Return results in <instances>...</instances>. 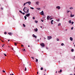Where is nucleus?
<instances>
[{
	"instance_id": "9",
	"label": "nucleus",
	"mask_w": 75,
	"mask_h": 75,
	"mask_svg": "<svg viewBox=\"0 0 75 75\" xmlns=\"http://www.w3.org/2000/svg\"><path fill=\"white\" fill-rule=\"evenodd\" d=\"M26 3H28V4H29V5H30L31 4V2L30 1H28V2H26Z\"/></svg>"
},
{
	"instance_id": "43",
	"label": "nucleus",
	"mask_w": 75,
	"mask_h": 75,
	"mask_svg": "<svg viewBox=\"0 0 75 75\" xmlns=\"http://www.w3.org/2000/svg\"><path fill=\"white\" fill-rule=\"evenodd\" d=\"M52 19H53V18H51L50 19V20H51Z\"/></svg>"
},
{
	"instance_id": "12",
	"label": "nucleus",
	"mask_w": 75,
	"mask_h": 75,
	"mask_svg": "<svg viewBox=\"0 0 75 75\" xmlns=\"http://www.w3.org/2000/svg\"><path fill=\"white\" fill-rule=\"evenodd\" d=\"M36 4H38H38L39 3V1H36Z\"/></svg>"
},
{
	"instance_id": "35",
	"label": "nucleus",
	"mask_w": 75,
	"mask_h": 75,
	"mask_svg": "<svg viewBox=\"0 0 75 75\" xmlns=\"http://www.w3.org/2000/svg\"><path fill=\"white\" fill-rule=\"evenodd\" d=\"M19 12L20 13H21V14L22 13V11H19Z\"/></svg>"
},
{
	"instance_id": "50",
	"label": "nucleus",
	"mask_w": 75,
	"mask_h": 75,
	"mask_svg": "<svg viewBox=\"0 0 75 75\" xmlns=\"http://www.w3.org/2000/svg\"><path fill=\"white\" fill-rule=\"evenodd\" d=\"M63 20H65V18H63Z\"/></svg>"
},
{
	"instance_id": "27",
	"label": "nucleus",
	"mask_w": 75,
	"mask_h": 75,
	"mask_svg": "<svg viewBox=\"0 0 75 75\" xmlns=\"http://www.w3.org/2000/svg\"><path fill=\"white\" fill-rule=\"evenodd\" d=\"M25 71H27V68H26V67L25 68Z\"/></svg>"
},
{
	"instance_id": "58",
	"label": "nucleus",
	"mask_w": 75,
	"mask_h": 75,
	"mask_svg": "<svg viewBox=\"0 0 75 75\" xmlns=\"http://www.w3.org/2000/svg\"><path fill=\"white\" fill-rule=\"evenodd\" d=\"M28 47H30V45H28Z\"/></svg>"
},
{
	"instance_id": "25",
	"label": "nucleus",
	"mask_w": 75,
	"mask_h": 75,
	"mask_svg": "<svg viewBox=\"0 0 75 75\" xmlns=\"http://www.w3.org/2000/svg\"><path fill=\"white\" fill-rule=\"evenodd\" d=\"M22 50L23 51H25V49H23Z\"/></svg>"
},
{
	"instance_id": "52",
	"label": "nucleus",
	"mask_w": 75,
	"mask_h": 75,
	"mask_svg": "<svg viewBox=\"0 0 75 75\" xmlns=\"http://www.w3.org/2000/svg\"><path fill=\"white\" fill-rule=\"evenodd\" d=\"M1 41H2V42H3V41L2 40H1Z\"/></svg>"
},
{
	"instance_id": "40",
	"label": "nucleus",
	"mask_w": 75,
	"mask_h": 75,
	"mask_svg": "<svg viewBox=\"0 0 75 75\" xmlns=\"http://www.w3.org/2000/svg\"><path fill=\"white\" fill-rule=\"evenodd\" d=\"M4 34L5 35L7 34V33H6V32H4Z\"/></svg>"
},
{
	"instance_id": "61",
	"label": "nucleus",
	"mask_w": 75,
	"mask_h": 75,
	"mask_svg": "<svg viewBox=\"0 0 75 75\" xmlns=\"http://www.w3.org/2000/svg\"><path fill=\"white\" fill-rule=\"evenodd\" d=\"M56 74H57V71H56Z\"/></svg>"
},
{
	"instance_id": "56",
	"label": "nucleus",
	"mask_w": 75,
	"mask_h": 75,
	"mask_svg": "<svg viewBox=\"0 0 75 75\" xmlns=\"http://www.w3.org/2000/svg\"><path fill=\"white\" fill-rule=\"evenodd\" d=\"M40 28H42V26H40Z\"/></svg>"
},
{
	"instance_id": "39",
	"label": "nucleus",
	"mask_w": 75,
	"mask_h": 75,
	"mask_svg": "<svg viewBox=\"0 0 75 75\" xmlns=\"http://www.w3.org/2000/svg\"><path fill=\"white\" fill-rule=\"evenodd\" d=\"M2 71L3 72H4V73H5V71H4V70H3Z\"/></svg>"
},
{
	"instance_id": "51",
	"label": "nucleus",
	"mask_w": 75,
	"mask_h": 75,
	"mask_svg": "<svg viewBox=\"0 0 75 75\" xmlns=\"http://www.w3.org/2000/svg\"><path fill=\"white\" fill-rule=\"evenodd\" d=\"M44 40H46V38H44Z\"/></svg>"
},
{
	"instance_id": "26",
	"label": "nucleus",
	"mask_w": 75,
	"mask_h": 75,
	"mask_svg": "<svg viewBox=\"0 0 75 75\" xmlns=\"http://www.w3.org/2000/svg\"><path fill=\"white\" fill-rule=\"evenodd\" d=\"M30 8L31 9H32L33 10L34 9V8H33V7H31Z\"/></svg>"
},
{
	"instance_id": "38",
	"label": "nucleus",
	"mask_w": 75,
	"mask_h": 75,
	"mask_svg": "<svg viewBox=\"0 0 75 75\" xmlns=\"http://www.w3.org/2000/svg\"><path fill=\"white\" fill-rule=\"evenodd\" d=\"M22 14H23V15H24V14H25V13H22Z\"/></svg>"
},
{
	"instance_id": "31",
	"label": "nucleus",
	"mask_w": 75,
	"mask_h": 75,
	"mask_svg": "<svg viewBox=\"0 0 75 75\" xmlns=\"http://www.w3.org/2000/svg\"><path fill=\"white\" fill-rule=\"evenodd\" d=\"M35 35H34V34L33 35V37H35Z\"/></svg>"
},
{
	"instance_id": "11",
	"label": "nucleus",
	"mask_w": 75,
	"mask_h": 75,
	"mask_svg": "<svg viewBox=\"0 0 75 75\" xmlns=\"http://www.w3.org/2000/svg\"><path fill=\"white\" fill-rule=\"evenodd\" d=\"M70 40H71V41H72V40H73V38H72V37H70Z\"/></svg>"
},
{
	"instance_id": "54",
	"label": "nucleus",
	"mask_w": 75,
	"mask_h": 75,
	"mask_svg": "<svg viewBox=\"0 0 75 75\" xmlns=\"http://www.w3.org/2000/svg\"><path fill=\"white\" fill-rule=\"evenodd\" d=\"M37 74H38V71L37 72Z\"/></svg>"
},
{
	"instance_id": "13",
	"label": "nucleus",
	"mask_w": 75,
	"mask_h": 75,
	"mask_svg": "<svg viewBox=\"0 0 75 75\" xmlns=\"http://www.w3.org/2000/svg\"><path fill=\"white\" fill-rule=\"evenodd\" d=\"M53 21H54V20H52L51 21V24H53V23H52V22H53Z\"/></svg>"
},
{
	"instance_id": "49",
	"label": "nucleus",
	"mask_w": 75,
	"mask_h": 75,
	"mask_svg": "<svg viewBox=\"0 0 75 75\" xmlns=\"http://www.w3.org/2000/svg\"><path fill=\"white\" fill-rule=\"evenodd\" d=\"M23 70H24V67H23V68L22 69Z\"/></svg>"
},
{
	"instance_id": "41",
	"label": "nucleus",
	"mask_w": 75,
	"mask_h": 75,
	"mask_svg": "<svg viewBox=\"0 0 75 75\" xmlns=\"http://www.w3.org/2000/svg\"><path fill=\"white\" fill-rule=\"evenodd\" d=\"M57 40L58 41H59V40L58 38L57 39Z\"/></svg>"
},
{
	"instance_id": "20",
	"label": "nucleus",
	"mask_w": 75,
	"mask_h": 75,
	"mask_svg": "<svg viewBox=\"0 0 75 75\" xmlns=\"http://www.w3.org/2000/svg\"><path fill=\"white\" fill-rule=\"evenodd\" d=\"M24 18H25V20H26V19H27V17L26 16H24Z\"/></svg>"
},
{
	"instance_id": "47",
	"label": "nucleus",
	"mask_w": 75,
	"mask_h": 75,
	"mask_svg": "<svg viewBox=\"0 0 75 75\" xmlns=\"http://www.w3.org/2000/svg\"><path fill=\"white\" fill-rule=\"evenodd\" d=\"M1 10H3V8H1Z\"/></svg>"
},
{
	"instance_id": "30",
	"label": "nucleus",
	"mask_w": 75,
	"mask_h": 75,
	"mask_svg": "<svg viewBox=\"0 0 75 75\" xmlns=\"http://www.w3.org/2000/svg\"><path fill=\"white\" fill-rule=\"evenodd\" d=\"M31 58L33 59H34V57H32Z\"/></svg>"
},
{
	"instance_id": "34",
	"label": "nucleus",
	"mask_w": 75,
	"mask_h": 75,
	"mask_svg": "<svg viewBox=\"0 0 75 75\" xmlns=\"http://www.w3.org/2000/svg\"><path fill=\"white\" fill-rule=\"evenodd\" d=\"M41 70H43V68L41 67L40 69Z\"/></svg>"
},
{
	"instance_id": "8",
	"label": "nucleus",
	"mask_w": 75,
	"mask_h": 75,
	"mask_svg": "<svg viewBox=\"0 0 75 75\" xmlns=\"http://www.w3.org/2000/svg\"><path fill=\"white\" fill-rule=\"evenodd\" d=\"M74 15H72V14L71 13L70 15V17H74Z\"/></svg>"
},
{
	"instance_id": "42",
	"label": "nucleus",
	"mask_w": 75,
	"mask_h": 75,
	"mask_svg": "<svg viewBox=\"0 0 75 75\" xmlns=\"http://www.w3.org/2000/svg\"><path fill=\"white\" fill-rule=\"evenodd\" d=\"M73 23H74V22H71V24L72 25L73 24Z\"/></svg>"
},
{
	"instance_id": "16",
	"label": "nucleus",
	"mask_w": 75,
	"mask_h": 75,
	"mask_svg": "<svg viewBox=\"0 0 75 75\" xmlns=\"http://www.w3.org/2000/svg\"><path fill=\"white\" fill-rule=\"evenodd\" d=\"M69 23H70V24H71V20H69Z\"/></svg>"
},
{
	"instance_id": "55",
	"label": "nucleus",
	"mask_w": 75,
	"mask_h": 75,
	"mask_svg": "<svg viewBox=\"0 0 75 75\" xmlns=\"http://www.w3.org/2000/svg\"><path fill=\"white\" fill-rule=\"evenodd\" d=\"M37 40L39 42V39H38Z\"/></svg>"
},
{
	"instance_id": "23",
	"label": "nucleus",
	"mask_w": 75,
	"mask_h": 75,
	"mask_svg": "<svg viewBox=\"0 0 75 75\" xmlns=\"http://www.w3.org/2000/svg\"><path fill=\"white\" fill-rule=\"evenodd\" d=\"M62 72V70H61V69L60 70V71H58V72H60V73H61V72Z\"/></svg>"
},
{
	"instance_id": "19",
	"label": "nucleus",
	"mask_w": 75,
	"mask_h": 75,
	"mask_svg": "<svg viewBox=\"0 0 75 75\" xmlns=\"http://www.w3.org/2000/svg\"><path fill=\"white\" fill-rule=\"evenodd\" d=\"M74 49H72L71 50V52H74Z\"/></svg>"
},
{
	"instance_id": "60",
	"label": "nucleus",
	"mask_w": 75,
	"mask_h": 75,
	"mask_svg": "<svg viewBox=\"0 0 75 75\" xmlns=\"http://www.w3.org/2000/svg\"><path fill=\"white\" fill-rule=\"evenodd\" d=\"M65 30H66V31H67V29H66Z\"/></svg>"
},
{
	"instance_id": "44",
	"label": "nucleus",
	"mask_w": 75,
	"mask_h": 75,
	"mask_svg": "<svg viewBox=\"0 0 75 75\" xmlns=\"http://www.w3.org/2000/svg\"><path fill=\"white\" fill-rule=\"evenodd\" d=\"M70 11H67V13H69V12H70Z\"/></svg>"
},
{
	"instance_id": "59",
	"label": "nucleus",
	"mask_w": 75,
	"mask_h": 75,
	"mask_svg": "<svg viewBox=\"0 0 75 75\" xmlns=\"http://www.w3.org/2000/svg\"><path fill=\"white\" fill-rule=\"evenodd\" d=\"M5 45V44H4V45H4V46Z\"/></svg>"
},
{
	"instance_id": "5",
	"label": "nucleus",
	"mask_w": 75,
	"mask_h": 75,
	"mask_svg": "<svg viewBox=\"0 0 75 75\" xmlns=\"http://www.w3.org/2000/svg\"><path fill=\"white\" fill-rule=\"evenodd\" d=\"M56 8H58V10H59L61 8L60 7V6H57L56 7Z\"/></svg>"
},
{
	"instance_id": "22",
	"label": "nucleus",
	"mask_w": 75,
	"mask_h": 75,
	"mask_svg": "<svg viewBox=\"0 0 75 75\" xmlns=\"http://www.w3.org/2000/svg\"><path fill=\"white\" fill-rule=\"evenodd\" d=\"M14 45H15L16 46H17V43L15 42Z\"/></svg>"
},
{
	"instance_id": "17",
	"label": "nucleus",
	"mask_w": 75,
	"mask_h": 75,
	"mask_svg": "<svg viewBox=\"0 0 75 75\" xmlns=\"http://www.w3.org/2000/svg\"><path fill=\"white\" fill-rule=\"evenodd\" d=\"M27 4V3L26 2L25 3H24L23 4V6H25V4Z\"/></svg>"
},
{
	"instance_id": "21",
	"label": "nucleus",
	"mask_w": 75,
	"mask_h": 75,
	"mask_svg": "<svg viewBox=\"0 0 75 75\" xmlns=\"http://www.w3.org/2000/svg\"><path fill=\"white\" fill-rule=\"evenodd\" d=\"M23 26L24 27H25V24H23Z\"/></svg>"
},
{
	"instance_id": "3",
	"label": "nucleus",
	"mask_w": 75,
	"mask_h": 75,
	"mask_svg": "<svg viewBox=\"0 0 75 75\" xmlns=\"http://www.w3.org/2000/svg\"><path fill=\"white\" fill-rule=\"evenodd\" d=\"M51 38H52V37L51 36H47V40H49V39H51Z\"/></svg>"
},
{
	"instance_id": "45",
	"label": "nucleus",
	"mask_w": 75,
	"mask_h": 75,
	"mask_svg": "<svg viewBox=\"0 0 75 75\" xmlns=\"http://www.w3.org/2000/svg\"><path fill=\"white\" fill-rule=\"evenodd\" d=\"M34 37H35V38H37V36H35Z\"/></svg>"
},
{
	"instance_id": "53",
	"label": "nucleus",
	"mask_w": 75,
	"mask_h": 75,
	"mask_svg": "<svg viewBox=\"0 0 75 75\" xmlns=\"http://www.w3.org/2000/svg\"><path fill=\"white\" fill-rule=\"evenodd\" d=\"M21 47H24V45H21Z\"/></svg>"
},
{
	"instance_id": "64",
	"label": "nucleus",
	"mask_w": 75,
	"mask_h": 75,
	"mask_svg": "<svg viewBox=\"0 0 75 75\" xmlns=\"http://www.w3.org/2000/svg\"><path fill=\"white\" fill-rule=\"evenodd\" d=\"M74 47H75V45H74Z\"/></svg>"
},
{
	"instance_id": "37",
	"label": "nucleus",
	"mask_w": 75,
	"mask_h": 75,
	"mask_svg": "<svg viewBox=\"0 0 75 75\" xmlns=\"http://www.w3.org/2000/svg\"><path fill=\"white\" fill-rule=\"evenodd\" d=\"M73 29H74V27H73L71 28V30H73Z\"/></svg>"
},
{
	"instance_id": "18",
	"label": "nucleus",
	"mask_w": 75,
	"mask_h": 75,
	"mask_svg": "<svg viewBox=\"0 0 75 75\" xmlns=\"http://www.w3.org/2000/svg\"><path fill=\"white\" fill-rule=\"evenodd\" d=\"M61 25V23H59L58 24V26H59V25Z\"/></svg>"
},
{
	"instance_id": "24",
	"label": "nucleus",
	"mask_w": 75,
	"mask_h": 75,
	"mask_svg": "<svg viewBox=\"0 0 75 75\" xmlns=\"http://www.w3.org/2000/svg\"><path fill=\"white\" fill-rule=\"evenodd\" d=\"M36 8L37 10H40V8Z\"/></svg>"
},
{
	"instance_id": "1",
	"label": "nucleus",
	"mask_w": 75,
	"mask_h": 75,
	"mask_svg": "<svg viewBox=\"0 0 75 75\" xmlns=\"http://www.w3.org/2000/svg\"><path fill=\"white\" fill-rule=\"evenodd\" d=\"M23 11H24L25 13H26V14H27V13H28L29 12V9L27 7H24Z\"/></svg>"
},
{
	"instance_id": "14",
	"label": "nucleus",
	"mask_w": 75,
	"mask_h": 75,
	"mask_svg": "<svg viewBox=\"0 0 75 75\" xmlns=\"http://www.w3.org/2000/svg\"><path fill=\"white\" fill-rule=\"evenodd\" d=\"M34 30L35 31H38V29H37V28H36L35 29H34Z\"/></svg>"
},
{
	"instance_id": "15",
	"label": "nucleus",
	"mask_w": 75,
	"mask_h": 75,
	"mask_svg": "<svg viewBox=\"0 0 75 75\" xmlns=\"http://www.w3.org/2000/svg\"><path fill=\"white\" fill-rule=\"evenodd\" d=\"M73 8H73V7H71L70 8H69V9H70V10H72V9H73Z\"/></svg>"
},
{
	"instance_id": "62",
	"label": "nucleus",
	"mask_w": 75,
	"mask_h": 75,
	"mask_svg": "<svg viewBox=\"0 0 75 75\" xmlns=\"http://www.w3.org/2000/svg\"><path fill=\"white\" fill-rule=\"evenodd\" d=\"M70 75H72V74H70Z\"/></svg>"
},
{
	"instance_id": "48",
	"label": "nucleus",
	"mask_w": 75,
	"mask_h": 75,
	"mask_svg": "<svg viewBox=\"0 0 75 75\" xmlns=\"http://www.w3.org/2000/svg\"><path fill=\"white\" fill-rule=\"evenodd\" d=\"M10 75H14V74H11Z\"/></svg>"
},
{
	"instance_id": "4",
	"label": "nucleus",
	"mask_w": 75,
	"mask_h": 75,
	"mask_svg": "<svg viewBox=\"0 0 75 75\" xmlns=\"http://www.w3.org/2000/svg\"><path fill=\"white\" fill-rule=\"evenodd\" d=\"M40 14H41V15H42H42H44V11H42Z\"/></svg>"
},
{
	"instance_id": "7",
	"label": "nucleus",
	"mask_w": 75,
	"mask_h": 75,
	"mask_svg": "<svg viewBox=\"0 0 75 75\" xmlns=\"http://www.w3.org/2000/svg\"><path fill=\"white\" fill-rule=\"evenodd\" d=\"M50 18H51V17H50V16H48L47 17V20H49V19H50Z\"/></svg>"
},
{
	"instance_id": "46",
	"label": "nucleus",
	"mask_w": 75,
	"mask_h": 75,
	"mask_svg": "<svg viewBox=\"0 0 75 75\" xmlns=\"http://www.w3.org/2000/svg\"><path fill=\"white\" fill-rule=\"evenodd\" d=\"M41 21H42V22H43V21H43V20H41Z\"/></svg>"
},
{
	"instance_id": "28",
	"label": "nucleus",
	"mask_w": 75,
	"mask_h": 75,
	"mask_svg": "<svg viewBox=\"0 0 75 75\" xmlns=\"http://www.w3.org/2000/svg\"><path fill=\"white\" fill-rule=\"evenodd\" d=\"M35 22L36 23H38V21H35Z\"/></svg>"
},
{
	"instance_id": "33",
	"label": "nucleus",
	"mask_w": 75,
	"mask_h": 75,
	"mask_svg": "<svg viewBox=\"0 0 75 75\" xmlns=\"http://www.w3.org/2000/svg\"><path fill=\"white\" fill-rule=\"evenodd\" d=\"M38 59H36V62H38Z\"/></svg>"
},
{
	"instance_id": "57",
	"label": "nucleus",
	"mask_w": 75,
	"mask_h": 75,
	"mask_svg": "<svg viewBox=\"0 0 75 75\" xmlns=\"http://www.w3.org/2000/svg\"><path fill=\"white\" fill-rule=\"evenodd\" d=\"M8 42L10 41V40H8Z\"/></svg>"
},
{
	"instance_id": "2",
	"label": "nucleus",
	"mask_w": 75,
	"mask_h": 75,
	"mask_svg": "<svg viewBox=\"0 0 75 75\" xmlns=\"http://www.w3.org/2000/svg\"><path fill=\"white\" fill-rule=\"evenodd\" d=\"M40 45L42 47H45V45L44 44V43H41L40 44Z\"/></svg>"
},
{
	"instance_id": "32",
	"label": "nucleus",
	"mask_w": 75,
	"mask_h": 75,
	"mask_svg": "<svg viewBox=\"0 0 75 75\" xmlns=\"http://www.w3.org/2000/svg\"><path fill=\"white\" fill-rule=\"evenodd\" d=\"M61 45H62V46H63V45H64V43H62L61 44Z\"/></svg>"
},
{
	"instance_id": "29",
	"label": "nucleus",
	"mask_w": 75,
	"mask_h": 75,
	"mask_svg": "<svg viewBox=\"0 0 75 75\" xmlns=\"http://www.w3.org/2000/svg\"><path fill=\"white\" fill-rule=\"evenodd\" d=\"M4 55H5V56H7V55L5 53H4Z\"/></svg>"
},
{
	"instance_id": "10",
	"label": "nucleus",
	"mask_w": 75,
	"mask_h": 75,
	"mask_svg": "<svg viewBox=\"0 0 75 75\" xmlns=\"http://www.w3.org/2000/svg\"><path fill=\"white\" fill-rule=\"evenodd\" d=\"M8 34H9V35H12V33H8Z\"/></svg>"
},
{
	"instance_id": "6",
	"label": "nucleus",
	"mask_w": 75,
	"mask_h": 75,
	"mask_svg": "<svg viewBox=\"0 0 75 75\" xmlns=\"http://www.w3.org/2000/svg\"><path fill=\"white\" fill-rule=\"evenodd\" d=\"M30 15V13H29L28 14H26L25 15L26 16H27V17H29Z\"/></svg>"
},
{
	"instance_id": "36",
	"label": "nucleus",
	"mask_w": 75,
	"mask_h": 75,
	"mask_svg": "<svg viewBox=\"0 0 75 75\" xmlns=\"http://www.w3.org/2000/svg\"><path fill=\"white\" fill-rule=\"evenodd\" d=\"M33 20H34V19H35V17H33Z\"/></svg>"
},
{
	"instance_id": "63",
	"label": "nucleus",
	"mask_w": 75,
	"mask_h": 75,
	"mask_svg": "<svg viewBox=\"0 0 75 75\" xmlns=\"http://www.w3.org/2000/svg\"><path fill=\"white\" fill-rule=\"evenodd\" d=\"M4 46V45H3L2 46V47H3V46Z\"/></svg>"
}]
</instances>
